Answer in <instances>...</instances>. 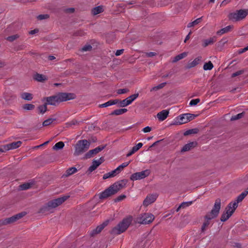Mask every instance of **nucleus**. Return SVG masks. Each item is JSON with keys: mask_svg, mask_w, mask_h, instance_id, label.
I'll return each instance as SVG.
<instances>
[{"mask_svg": "<svg viewBox=\"0 0 248 248\" xmlns=\"http://www.w3.org/2000/svg\"><path fill=\"white\" fill-rule=\"evenodd\" d=\"M192 201L182 202L176 209V212H178L181 208H184L186 207L190 206L192 204Z\"/></svg>", "mask_w": 248, "mask_h": 248, "instance_id": "obj_37", "label": "nucleus"}, {"mask_svg": "<svg viewBox=\"0 0 248 248\" xmlns=\"http://www.w3.org/2000/svg\"><path fill=\"white\" fill-rule=\"evenodd\" d=\"M246 196V193L243 192L237 197V199L235 201L233 202H231L230 204H231L232 206V208L236 210L238 207V203L242 201Z\"/></svg>", "mask_w": 248, "mask_h": 248, "instance_id": "obj_17", "label": "nucleus"}, {"mask_svg": "<svg viewBox=\"0 0 248 248\" xmlns=\"http://www.w3.org/2000/svg\"><path fill=\"white\" fill-rule=\"evenodd\" d=\"M108 221L107 220L104 222L102 224H100V225L98 226L95 229L93 230L91 233L90 235L92 236H93L94 235L97 234L100 232L106 226L108 225Z\"/></svg>", "mask_w": 248, "mask_h": 248, "instance_id": "obj_15", "label": "nucleus"}, {"mask_svg": "<svg viewBox=\"0 0 248 248\" xmlns=\"http://www.w3.org/2000/svg\"><path fill=\"white\" fill-rule=\"evenodd\" d=\"M118 174V173L116 172L115 170H113L112 171L109 172L108 173H105L104 174L103 176V179H107L109 178L113 177Z\"/></svg>", "mask_w": 248, "mask_h": 248, "instance_id": "obj_30", "label": "nucleus"}, {"mask_svg": "<svg viewBox=\"0 0 248 248\" xmlns=\"http://www.w3.org/2000/svg\"><path fill=\"white\" fill-rule=\"evenodd\" d=\"M22 108L27 110H31L34 109L35 106L31 104H26L23 105Z\"/></svg>", "mask_w": 248, "mask_h": 248, "instance_id": "obj_43", "label": "nucleus"}, {"mask_svg": "<svg viewBox=\"0 0 248 248\" xmlns=\"http://www.w3.org/2000/svg\"><path fill=\"white\" fill-rule=\"evenodd\" d=\"M221 208V200L219 198L216 200L214 206L211 211L206 214L204 216V222H203L201 230L204 232L206 227L210 224V220L216 218L219 213Z\"/></svg>", "mask_w": 248, "mask_h": 248, "instance_id": "obj_3", "label": "nucleus"}, {"mask_svg": "<svg viewBox=\"0 0 248 248\" xmlns=\"http://www.w3.org/2000/svg\"><path fill=\"white\" fill-rule=\"evenodd\" d=\"M143 145V144L141 142L138 143L136 146L132 147V149L130 152L126 155V157H129L132 155L136 152L138 151Z\"/></svg>", "mask_w": 248, "mask_h": 248, "instance_id": "obj_23", "label": "nucleus"}, {"mask_svg": "<svg viewBox=\"0 0 248 248\" xmlns=\"http://www.w3.org/2000/svg\"><path fill=\"white\" fill-rule=\"evenodd\" d=\"M199 131V129L197 128L188 129L184 132V135L186 136L193 134H197Z\"/></svg>", "mask_w": 248, "mask_h": 248, "instance_id": "obj_34", "label": "nucleus"}, {"mask_svg": "<svg viewBox=\"0 0 248 248\" xmlns=\"http://www.w3.org/2000/svg\"><path fill=\"white\" fill-rule=\"evenodd\" d=\"M166 84H167L166 82H163V83H161V84H159L157 86L159 89H160L163 88L166 85Z\"/></svg>", "mask_w": 248, "mask_h": 248, "instance_id": "obj_64", "label": "nucleus"}, {"mask_svg": "<svg viewBox=\"0 0 248 248\" xmlns=\"http://www.w3.org/2000/svg\"><path fill=\"white\" fill-rule=\"evenodd\" d=\"M201 57H198L195 58L192 62H189L187 64L186 68L190 69L195 67L201 61Z\"/></svg>", "mask_w": 248, "mask_h": 248, "instance_id": "obj_24", "label": "nucleus"}, {"mask_svg": "<svg viewBox=\"0 0 248 248\" xmlns=\"http://www.w3.org/2000/svg\"><path fill=\"white\" fill-rule=\"evenodd\" d=\"M103 12V7L102 6H98L93 8L92 9V13L93 15H96Z\"/></svg>", "mask_w": 248, "mask_h": 248, "instance_id": "obj_32", "label": "nucleus"}, {"mask_svg": "<svg viewBox=\"0 0 248 248\" xmlns=\"http://www.w3.org/2000/svg\"><path fill=\"white\" fill-rule=\"evenodd\" d=\"M26 214L27 213L26 212H22L11 217L6 218L2 220L1 224L7 225L15 222L24 217Z\"/></svg>", "mask_w": 248, "mask_h": 248, "instance_id": "obj_8", "label": "nucleus"}, {"mask_svg": "<svg viewBox=\"0 0 248 248\" xmlns=\"http://www.w3.org/2000/svg\"><path fill=\"white\" fill-rule=\"evenodd\" d=\"M49 16L47 14L39 15L37 18L38 20H41L49 18Z\"/></svg>", "mask_w": 248, "mask_h": 248, "instance_id": "obj_53", "label": "nucleus"}, {"mask_svg": "<svg viewBox=\"0 0 248 248\" xmlns=\"http://www.w3.org/2000/svg\"><path fill=\"white\" fill-rule=\"evenodd\" d=\"M216 41V37L214 36L207 39H204L202 41V46L204 47L207 46L208 45L213 44Z\"/></svg>", "mask_w": 248, "mask_h": 248, "instance_id": "obj_21", "label": "nucleus"}, {"mask_svg": "<svg viewBox=\"0 0 248 248\" xmlns=\"http://www.w3.org/2000/svg\"><path fill=\"white\" fill-rule=\"evenodd\" d=\"M111 106L116 104H118V106L119 107V105L121 104V100L118 99H114V100H110Z\"/></svg>", "mask_w": 248, "mask_h": 248, "instance_id": "obj_55", "label": "nucleus"}, {"mask_svg": "<svg viewBox=\"0 0 248 248\" xmlns=\"http://www.w3.org/2000/svg\"><path fill=\"white\" fill-rule=\"evenodd\" d=\"M47 104L44 103L43 105H40L37 108L39 110V113L44 114L47 111Z\"/></svg>", "mask_w": 248, "mask_h": 248, "instance_id": "obj_35", "label": "nucleus"}, {"mask_svg": "<svg viewBox=\"0 0 248 248\" xmlns=\"http://www.w3.org/2000/svg\"><path fill=\"white\" fill-rule=\"evenodd\" d=\"M245 71H246V70L245 69H242V70L237 71L235 72V73H232V74L231 77L234 78L238 76L244 74Z\"/></svg>", "mask_w": 248, "mask_h": 248, "instance_id": "obj_47", "label": "nucleus"}, {"mask_svg": "<svg viewBox=\"0 0 248 248\" xmlns=\"http://www.w3.org/2000/svg\"><path fill=\"white\" fill-rule=\"evenodd\" d=\"M158 197L156 193L148 195L146 196L143 202V205L147 206L155 201Z\"/></svg>", "mask_w": 248, "mask_h": 248, "instance_id": "obj_14", "label": "nucleus"}, {"mask_svg": "<svg viewBox=\"0 0 248 248\" xmlns=\"http://www.w3.org/2000/svg\"><path fill=\"white\" fill-rule=\"evenodd\" d=\"M22 141H17L9 143L10 150L15 149L20 147L22 144Z\"/></svg>", "mask_w": 248, "mask_h": 248, "instance_id": "obj_31", "label": "nucleus"}, {"mask_svg": "<svg viewBox=\"0 0 248 248\" xmlns=\"http://www.w3.org/2000/svg\"><path fill=\"white\" fill-rule=\"evenodd\" d=\"M3 97L8 104H10L16 99V96L11 92H7L3 93Z\"/></svg>", "mask_w": 248, "mask_h": 248, "instance_id": "obj_16", "label": "nucleus"}, {"mask_svg": "<svg viewBox=\"0 0 248 248\" xmlns=\"http://www.w3.org/2000/svg\"><path fill=\"white\" fill-rule=\"evenodd\" d=\"M70 196L69 195H64L62 197L51 200L49 201L46 205L42 207L40 209L39 212L41 213H45L48 212L51 209L56 208L62 204Z\"/></svg>", "mask_w": 248, "mask_h": 248, "instance_id": "obj_4", "label": "nucleus"}, {"mask_svg": "<svg viewBox=\"0 0 248 248\" xmlns=\"http://www.w3.org/2000/svg\"><path fill=\"white\" fill-rule=\"evenodd\" d=\"M245 114V112H243L242 113H239L236 115L232 116L231 118V121H235L238 120L241 118H242Z\"/></svg>", "mask_w": 248, "mask_h": 248, "instance_id": "obj_44", "label": "nucleus"}, {"mask_svg": "<svg viewBox=\"0 0 248 248\" xmlns=\"http://www.w3.org/2000/svg\"><path fill=\"white\" fill-rule=\"evenodd\" d=\"M77 170V169L74 167L69 168L65 171V173L62 175V177H68L76 173Z\"/></svg>", "mask_w": 248, "mask_h": 248, "instance_id": "obj_22", "label": "nucleus"}, {"mask_svg": "<svg viewBox=\"0 0 248 248\" xmlns=\"http://www.w3.org/2000/svg\"><path fill=\"white\" fill-rule=\"evenodd\" d=\"M124 51V49L117 50L115 53V55L117 56H119V55L122 54L123 53Z\"/></svg>", "mask_w": 248, "mask_h": 248, "instance_id": "obj_60", "label": "nucleus"}, {"mask_svg": "<svg viewBox=\"0 0 248 248\" xmlns=\"http://www.w3.org/2000/svg\"><path fill=\"white\" fill-rule=\"evenodd\" d=\"M169 113L168 110L164 109L157 113V117L159 121H163L167 118Z\"/></svg>", "mask_w": 248, "mask_h": 248, "instance_id": "obj_20", "label": "nucleus"}, {"mask_svg": "<svg viewBox=\"0 0 248 248\" xmlns=\"http://www.w3.org/2000/svg\"><path fill=\"white\" fill-rule=\"evenodd\" d=\"M163 140H157L154 143H153L148 148V150H150L151 148L155 147L156 146L159 142L162 141Z\"/></svg>", "mask_w": 248, "mask_h": 248, "instance_id": "obj_62", "label": "nucleus"}, {"mask_svg": "<svg viewBox=\"0 0 248 248\" xmlns=\"http://www.w3.org/2000/svg\"><path fill=\"white\" fill-rule=\"evenodd\" d=\"M233 28V26L232 25H229L225 28H223L221 29H220L219 31H218L217 32V34L218 35H222L225 33H227L229 31H230L231 29Z\"/></svg>", "mask_w": 248, "mask_h": 248, "instance_id": "obj_29", "label": "nucleus"}, {"mask_svg": "<svg viewBox=\"0 0 248 248\" xmlns=\"http://www.w3.org/2000/svg\"><path fill=\"white\" fill-rule=\"evenodd\" d=\"M128 182L127 179H123L114 183L99 195L100 200L106 199L117 193L120 190L125 187Z\"/></svg>", "mask_w": 248, "mask_h": 248, "instance_id": "obj_1", "label": "nucleus"}, {"mask_svg": "<svg viewBox=\"0 0 248 248\" xmlns=\"http://www.w3.org/2000/svg\"><path fill=\"white\" fill-rule=\"evenodd\" d=\"M90 143L86 140H78L75 146L74 155L78 156L85 152L89 148Z\"/></svg>", "mask_w": 248, "mask_h": 248, "instance_id": "obj_6", "label": "nucleus"}, {"mask_svg": "<svg viewBox=\"0 0 248 248\" xmlns=\"http://www.w3.org/2000/svg\"><path fill=\"white\" fill-rule=\"evenodd\" d=\"M64 144L62 141H59L56 143L53 147V149L54 150H58L62 149L63 148Z\"/></svg>", "mask_w": 248, "mask_h": 248, "instance_id": "obj_38", "label": "nucleus"}, {"mask_svg": "<svg viewBox=\"0 0 248 248\" xmlns=\"http://www.w3.org/2000/svg\"><path fill=\"white\" fill-rule=\"evenodd\" d=\"M200 102V99L199 98H197L195 99H192L189 102L190 106H196Z\"/></svg>", "mask_w": 248, "mask_h": 248, "instance_id": "obj_49", "label": "nucleus"}, {"mask_svg": "<svg viewBox=\"0 0 248 248\" xmlns=\"http://www.w3.org/2000/svg\"><path fill=\"white\" fill-rule=\"evenodd\" d=\"M139 93H137L132 94L131 95L128 96L126 98L123 100H121V104L119 105V107L123 108L130 105L135 100H136L139 97Z\"/></svg>", "mask_w": 248, "mask_h": 248, "instance_id": "obj_12", "label": "nucleus"}, {"mask_svg": "<svg viewBox=\"0 0 248 248\" xmlns=\"http://www.w3.org/2000/svg\"><path fill=\"white\" fill-rule=\"evenodd\" d=\"M76 95L74 93H59L56 95L45 97L43 100H46L47 105L56 106L60 103L76 98Z\"/></svg>", "mask_w": 248, "mask_h": 248, "instance_id": "obj_2", "label": "nucleus"}, {"mask_svg": "<svg viewBox=\"0 0 248 248\" xmlns=\"http://www.w3.org/2000/svg\"><path fill=\"white\" fill-rule=\"evenodd\" d=\"M247 50H248V46H247L244 47L243 49H239L238 50V53L239 54H242V53L246 52Z\"/></svg>", "mask_w": 248, "mask_h": 248, "instance_id": "obj_61", "label": "nucleus"}, {"mask_svg": "<svg viewBox=\"0 0 248 248\" xmlns=\"http://www.w3.org/2000/svg\"><path fill=\"white\" fill-rule=\"evenodd\" d=\"M105 147L106 146H99L93 150H90L85 154L83 158L87 159L91 158L93 155H95L99 152L102 151Z\"/></svg>", "mask_w": 248, "mask_h": 248, "instance_id": "obj_13", "label": "nucleus"}, {"mask_svg": "<svg viewBox=\"0 0 248 248\" xmlns=\"http://www.w3.org/2000/svg\"><path fill=\"white\" fill-rule=\"evenodd\" d=\"M186 119L187 120V123L188 122H190V121L194 119L197 116H198V115L197 114H191V113H186Z\"/></svg>", "mask_w": 248, "mask_h": 248, "instance_id": "obj_45", "label": "nucleus"}, {"mask_svg": "<svg viewBox=\"0 0 248 248\" xmlns=\"http://www.w3.org/2000/svg\"><path fill=\"white\" fill-rule=\"evenodd\" d=\"M56 120V118H48L43 122V125L44 126H48V125H50V124H52L53 122Z\"/></svg>", "mask_w": 248, "mask_h": 248, "instance_id": "obj_41", "label": "nucleus"}, {"mask_svg": "<svg viewBox=\"0 0 248 248\" xmlns=\"http://www.w3.org/2000/svg\"><path fill=\"white\" fill-rule=\"evenodd\" d=\"M154 218V216L152 214L145 213L138 218V221L140 224H147L151 223Z\"/></svg>", "mask_w": 248, "mask_h": 248, "instance_id": "obj_11", "label": "nucleus"}, {"mask_svg": "<svg viewBox=\"0 0 248 248\" xmlns=\"http://www.w3.org/2000/svg\"><path fill=\"white\" fill-rule=\"evenodd\" d=\"M197 145V142L196 141H192L188 143L185 144L183 148H182L181 151V152H185L186 151H188L191 150L192 148L196 147Z\"/></svg>", "mask_w": 248, "mask_h": 248, "instance_id": "obj_19", "label": "nucleus"}, {"mask_svg": "<svg viewBox=\"0 0 248 248\" xmlns=\"http://www.w3.org/2000/svg\"><path fill=\"white\" fill-rule=\"evenodd\" d=\"M152 130V128L150 126H146L145 127H144L143 129H142V131L144 132V133H147V132H150Z\"/></svg>", "mask_w": 248, "mask_h": 248, "instance_id": "obj_59", "label": "nucleus"}, {"mask_svg": "<svg viewBox=\"0 0 248 248\" xmlns=\"http://www.w3.org/2000/svg\"><path fill=\"white\" fill-rule=\"evenodd\" d=\"M226 211L223 212L221 216L220 220L222 222H225L227 220L234 212L235 209L232 208V206L231 204H229L226 209Z\"/></svg>", "mask_w": 248, "mask_h": 248, "instance_id": "obj_10", "label": "nucleus"}, {"mask_svg": "<svg viewBox=\"0 0 248 248\" xmlns=\"http://www.w3.org/2000/svg\"><path fill=\"white\" fill-rule=\"evenodd\" d=\"M129 91L127 88L120 89L117 90V93L119 94H124Z\"/></svg>", "mask_w": 248, "mask_h": 248, "instance_id": "obj_52", "label": "nucleus"}, {"mask_svg": "<svg viewBox=\"0 0 248 248\" xmlns=\"http://www.w3.org/2000/svg\"><path fill=\"white\" fill-rule=\"evenodd\" d=\"M174 73L173 71H170V72H169L168 73V74L164 75L163 76H162V78H168V77H171L174 74Z\"/></svg>", "mask_w": 248, "mask_h": 248, "instance_id": "obj_58", "label": "nucleus"}, {"mask_svg": "<svg viewBox=\"0 0 248 248\" xmlns=\"http://www.w3.org/2000/svg\"><path fill=\"white\" fill-rule=\"evenodd\" d=\"M125 198H126V196L125 195L123 194V195H120L119 196H118V197L115 198L114 200V201L115 202H119L124 200Z\"/></svg>", "mask_w": 248, "mask_h": 248, "instance_id": "obj_51", "label": "nucleus"}, {"mask_svg": "<svg viewBox=\"0 0 248 248\" xmlns=\"http://www.w3.org/2000/svg\"><path fill=\"white\" fill-rule=\"evenodd\" d=\"M214 65L211 61L206 62L203 67L204 70H211L213 69Z\"/></svg>", "mask_w": 248, "mask_h": 248, "instance_id": "obj_39", "label": "nucleus"}, {"mask_svg": "<svg viewBox=\"0 0 248 248\" xmlns=\"http://www.w3.org/2000/svg\"><path fill=\"white\" fill-rule=\"evenodd\" d=\"M201 21H202V17L198 18L196 19V20H195L194 21L189 23L187 24V26L188 28L192 27L196 25H198L199 23H200L201 22Z\"/></svg>", "mask_w": 248, "mask_h": 248, "instance_id": "obj_40", "label": "nucleus"}, {"mask_svg": "<svg viewBox=\"0 0 248 248\" xmlns=\"http://www.w3.org/2000/svg\"><path fill=\"white\" fill-rule=\"evenodd\" d=\"M20 96L22 99L27 101H31L33 98L31 93L26 92L22 93Z\"/></svg>", "mask_w": 248, "mask_h": 248, "instance_id": "obj_28", "label": "nucleus"}, {"mask_svg": "<svg viewBox=\"0 0 248 248\" xmlns=\"http://www.w3.org/2000/svg\"><path fill=\"white\" fill-rule=\"evenodd\" d=\"M100 165V163H99L98 161H97V160H93L92 162V165L88 168L87 172H89V173H90L95 170L97 169V168Z\"/></svg>", "mask_w": 248, "mask_h": 248, "instance_id": "obj_26", "label": "nucleus"}, {"mask_svg": "<svg viewBox=\"0 0 248 248\" xmlns=\"http://www.w3.org/2000/svg\"><path fill=\"white\" fill-rule=\"evenodd\" d=\"M33 79L37 81L43 82L47 80V78L44 75L36 73L33 76Z\"/></svg>", "mask_w": 248, "mask_h": 248, "instance_id": "obj_25", "label": "nucleus"}, {"mask_svg": "<svg viewBox=\"0 0 248 248\" xmlns=\"http://www.w3.org/2000/svg\"><path fill=\"white\" fill-rule=\"evenodd\" d=\"M79 124V122H78L77 120L73 119L72 121L66 123L65 124L66 127H72L73 125H78Z\"/></svg>", "mask_w": 248, "mask_h": 248, "instance_id": "obj_42", "label": "nucleus"}, {"mask_svg": "<svg viewBox=\"0 0 248 248\" xmlns=\"http://www.w3.org/2000/svg\"><path fill=\"white\" fill-rule=\"evenodd\" d=\"M85 34V32L81 30H78L74 32L73 35L75 36H82Z\"/></svg>", "mask_w": 248, "mask_h": 248, "instance_id": "obj_56", "label": "nucleus"}, {"mask_svg": "<svg viewBox=\"0 0 248 248\" xmlns=\"http://www.w3.org/2000/svg\"><path fill=\"white\" fill-rule=\"evenodd\" d=\"M92 49V46L90 45H87L84 46L81 49L82 51H90Z\"/></svg>", "mask_w": 248, "mask_h": 248, "instance_id": "obj_54", "label": "nucleus"}, {"mask_svg": "<svg viewBox=\"0 0 248 248\" xmlns=\"http://www.w3.org/2000/svg\"><path fill=\"white\" fill-rule=\"evenodd\" d=\"M31 184L29 183H24L20 186V187L21 190H26L30 188L31 187Z\"/></svg>", "mask_w": 248, "mask_h": 248, "instance_id": "obj_46", "label": "nucleus"}, {"mask_svg": "<svg viewBox=\"0 0 248 248\" xmlns=\"http://www.w3.org/2000/svg\"><path fill=\"white\" fill-rule=\"evenodd\" d=\"M130 162V161L124 162L115 169L118 174H119L124 168L127 167L129 164Z\"/></svg>", "mask_w": 248, "mask_h": 248, "instance_id": "obj_36", "label": "nucleus"}, {"mask_svg": "<svg viewBox=\"0 0 248 248\" xmlns=\"http://www.w3.org/2000/svg\"><path fill=\"white\" fill-rule=\"evenodd\" d=\"M38 32L39 30L38 29H35L29 31V34L31 35H33L36 33H38Z\"/></svg>", "mask_w": 248, "mask_h": 248, "instance_id": "obj_63", "label": "nucleus"}, {"mask_svg": "<svg viewBox=\"0 0 248 248\" xmlns=\"http://www.w3.org/2000/svg\"><path fill=\"white\" fill-rule=\"evenodd\" d=\"M10 150V148L9 144L1 145V153Z\"/></svg>", "mask_w": 248, "mask_h": 248, "instance_id": "obj_50", "label": "nucleus"}, {"mask_svg": "<svg viewBox=\"0 0 248 248\" xmlns=\"http://www.w3.org/2000/svg\"><path fill=\"white\" fill-rule=\"evenodd\" d=\"M186 120H187L186 114H181L176 117L174 124L178 125L187 123Z\"/></svg>", "mask_w": 248, "mask_h": 248, "instance_id": "obj_18", "label": "nucleus"}, {"mask_svg": "<svg viewBox=\"0 0 248 248\" xmlns=\"http://www.w3.org/2000/svg\"><path fill=\"white\" fill-rule=\"evenodd\" d=\"M186 56H187V53L186 52L182 53L176 56L174 58V59L172 61V62H178V61L184 58Z\"/></svg>", "mask_w": 248, "mask_h": 248, "instance_id": "obj_33", "label": "nucleus"}, {"mask_svg": "<svg viewBox=\"0 0 248 248\" xmlns=\"http://www.w3.org/2000/svg\"><path fill=\"white\" fill-rule=\"evenodd\" d=\"M248 15V9H240L236 10L234 12L230 13L228 15V18L230 20L237 21L244 19Z\"/></svg>", "mask_w": 248, "mask_h": 248, "instance_id": "obj_7", "label": "nucleus"}, {"mask_svg": "<svg viewBox=\"0 0 248 248\" xmlns=\"http://www.w3.org/2000/svg\"><path fill=\"white\" fill-rule=\"evenodd\" d=\"M19 36L18 35L15 34V35H13L7 37L6 38V40L12 42L14 41V40H15L16 39L19 38Z\"/></svg>", "mask_w": 248, "mask_h": 248, "instance_id": "obj_48", "label": "nucleus"}, {"mask_svg": "<svg viewBox=\"0 0 248 248\" xmlns=\"http://www.w3.org/2000/svg\"><path fill=\"white\" fill-rule=\"evenodd\" d=\"M151 173L150 170L147 169L140 172H138L133 173L130 179L132 181H136L137 180H140L146 178Z\"/></svg>", "mask_w": 248, "mask_h": 248, "instance_id": "obj_9", "label": "nucleus"}, {"mask_svg": "<svg viewBox=\"0 0 248 248\" xmlns=\"http://www.w3.org/2000/svg\"><path fill=\"white\" fill-rule=\"evenodd\" d=\"M128 111L126 108H120L114 110L112 111L110 115H122Z\"/></svg>", "mask_w": 248, "mask_h": 248, "instance_id": "obj_27", "label": "nucleus"}, {"mask_svg": "<svg viewBox=\"0 0 248 248\" xmlns=\"http://www.w3.org/2000/svg\"><path fill=\"white\" fill-rule=\"evenodd\" d=\"M132 219V217L130 216L124 218L122 221L111 230L110 233L113 235H118L124 232L131 224Z\"/></svg>", "mask_w": 248, "mask_h": 248, "instance_id": "obj_5", "label": "nucleus"}, {"mask_svg": "<svg viewBox=\"0 0 248 248\" xmlns=\"http://www.w3.org/2000/svg\"><path fill=\"white\" fill-rule=\"evenodd\" d=\"M110 106H111V104H110V101L109 100L108 102H107L104 104H100L99 105V108H106V107H108Z\"/></svg>", "mask_w": 248, "mask_h": 248, "instance_id": "obj_57", "label": "nucleus"}]
</instances>
